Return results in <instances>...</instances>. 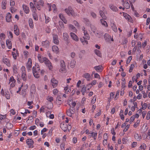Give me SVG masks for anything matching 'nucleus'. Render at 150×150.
<instances>
[{"instance_id":"nucleus-1","label":"nucleus","mask_w":150,"mask_h":150,"mask_svg":"<svg viewBox=\"0 0 150 150\" xmlns=\"http://www.w3.org/2000/svg\"><path fill=\"white\" fill-rule=\"evenodd\" d=\"M82 30L83 31V35L82 38H80V39L83 45H86L88 44L87 40L90 39V36L85 28H83Z\"/></svg>"},{"instance_id":"nucleus-2","label":"nucleus","mask_w":150,"mask_h":150,"mask_svg":"<svg viewBox=\"0 0 150 150\" xmlns=\"http://www.w3.org/2000/svg\"><path fill=\"white\" fill-rule=\"evenodd\" d=\"M65 12L69 15L74 16L75 15V13L72 8L69 7L65 9Z\"/></svg>"},{"instance_id":"nucleus-3","label":"nucleus","mask_w":150,"mask_h":150,"mask_svg":"<svg viewBox=\"0 0 150 150\" xmlns=\"http://www.w3.org/2000/svg\"><path fill=\"white\" fill-rule=\"evenodd\" d=\"M75 110L73 108H70L67 110V115L70 117H71L73 114L74 113Z\"/></svg>"},{"instance_id":"nucleus-4","label":"nucleus","mask_w":150,"mask_h":150,"mask_svg":"<svg viewBox=\"0 0 150 150\" xmlns=\"http://www.w3.org/2000/svg\"><path fill=\"white\" fill-rule=\"evenodd\" d=\"M16 81L14 77L13 76L11 77L9 79V83H10V86L11 87H13L15 85Z\"/></svg>"},{"instance_id":"nucleus-5","label":"nucleus","mask_w":150,"mask_h":150,"mask_svg":"<svg viewBox=\"0 0 150 150\" xmlns=\"http://www.w3.org/2000/svg\"><path fill=\"white\" fill-rule=\"evenodd\" d=\"M33 72L34 76L36 78H38L40 77V71H36V69H34V67H33Z\"/></svg>"},{"instance_id":"nucleus-6","label":"nucleus","mask_w":150,"mask_h":150,"mask_svg":"<svg viewBox=\"0 0 150 150\" xmlns=\"http://www.w3.org/2000/svg\"><path fill=\"white\" fill-rule=\"evenodd\" d=\"M26 142L28 146L30 148L31 147L32 148H33L34 142L31 139H27Z\"/></svg>"},{"instance_id":"nucleus-7","label":"nucleus","mask_w":150,"mask_h":150,"mask_svg":"<svg viewBox=\"0 0 150 150\" xmlns=\"http://www.w3.org/2000/svg\"><path fill=\"white\" fill-rule=\"evenodd\" d=\"M104 38L107 42L109 41L110 40L112 41H113V39L111 36L108 33H105L104 35Z\"/></svg>"},{"instance_id":"nucleus-8","label":"nucleus","mask_w":150,"mask_h":150,"mask_svg":"<svg viewBox=\"0 0 150 150\" xmlns=\"http://www.w3.org/2000/svg\"><path fill=\"white\" fill-rule=\"evenodd\" d=\"M38 57L39 62L41 63L45 62V61L47 59V58L45 57H43L42 55L38 54Z\"/></svg>"},{"instance_id":"nucleus-9","label":"nucleus","mask_w":150,"mask_h":150,"mask_svg":"<svg viewBox=\"0 0 150 150\" xmlns=\"http://www.w3.org/2000/svg\"><path fill=\"white\" fill-rule=\"evenodd\" d=\"M60 127L64 132L66 131L68 129V126L67 124L64 122H62L60 124Z\"/></svg>"},{"instance_id":"nucleus-10","label":"nucleus","mask_w":150,"mask_h":150,"mask_svg":"<svg viewBox=\"0 0 150 150\" xmlns=\"http://www.w3.org/2000/svg\"><path fill=\"white\" fill-rule=\"evenodd\" d=\"M32 61L30 58H29L27 63V67L28 71L30 70L32 68Z\"/></svg>"},{"instance_id":"nucleus-11","label":"nucleus","mask_w":150,"mask_h":150,"mask_svg":"<svg viewBox=\"0 0 150 150\" xmlns=\"http://www.w3.org/2000/svg\"><path fill=\"white\" fill-rule=\"evenodd\" d=\"M105 8L103 7L102 8V10H100L99 11V14L101 17L104 19H106V17L104 11H105Z\"/></svg>"},{"instance_id":"nucleus-12","label":"nucleus","mask_w":150,"mask_h":150,"mask_svg":"<svg viewBox=\"0 0 150 150\" xmlns=\"http://www.w3.org/2000/svg\"><path fill=\"white\" fill-rule=\"evenodd\" d=\"M3 61L4 63L6 64L8 67H10L11 66L10 60L9 59L5 58H3Z\"/></svg>"},{"instance_id":"nucleus-13","label":"nucleus","mask_w":150,"mask_h":150,"mask_svg":"<svg viewBox=\"0 0 150 150\" xmlns=\"http://www.w3.org/2000/svg\"><path fill=\"white\" fill-rule=\"evenodd\" d=\"M46 65L50 69H52L53 67L52 64L49 60L47 59L44 62Z\"/></svg>"},{"instance_id":"nucleus-14","label":"nucleus","mask_w":150,"mask_h":150,"mask_svg":"<svg viewBox=\"0 0 150 150\" xmlns=\"http://www.w3.org/2000/svg\"><path fill=\"white\" fill-rule=\"evenodd\" d=\"M51 81L52 83V85L53 88L56 87L57 85L58 81L54 78L51 79Z\"/></svg>"},{"instance_id":"nucleus-15","label":"nucleus","mask_w":150,"mask_h":150,"mask_svg":"<svg viewBox=\"0 0 150 150\" xmlns=\"http://www.w3.org/2000/svg\"><path fill=\"white\" fill-rule=\"evenodd\" d=\"M123 15L127 20L130 22H132V20L130 16L125 13H124Z\"/></svg>"},{"instance_id":"nucleus-16","label":"nucleus","mask_w":150,"mask_h":150,"mask_svg":"<svg viewBox=\"0 0 150 150\" xmlns=\"http://www.w3.org/2000/svg\"><path fill=\"white\" fill-rule=\"evenodd\" d=\"M49 42L48 40H46L45 41H42V45L44 47L47 48L49 46Z\"/></svg>"},{"instance_id":"nucleus-17","label":"nucleus","mask_w":150,"mask_h":150,"mask_svg":"<svg viewBox=\"0 0 150 150\" xmlns=\"http://www.w3.org/2000/svg\"><path fill=\"white\" fill-rule=\"evenodd\" d=\"M53 41L54 43L56 44H58L59 43V40L57 35H54L53 36Z\"/></svg>"},{"instance_id":"nucleus-18","label":"nucleus","mask_w":150,"mask_h":150,"mask_svg":"<svg viewBox=\"0 0 150 150\" xmlns=\"http://www.w3.org/2000/svg\"><path fill=\"white\" fill-rule=\"evenodd\" d=\"M13 28L15 34L17 36L19 35L20 33L19 31L17 25H14Z\"/></svg>"},{"instance_id":"nucleus-19","label":"nucleus","mask_w":150,"mask_h":150,"mask_svg":"<svg viewBox=\"0 0 150 150\" xmlns=\"http://www.w3.org/2000/svg\"><path fill=\"white\" fill-rule=\"evenodd\" d=\"M70 35L71 37L74 40L76 41H78L79 38L75 33H71Z\"/></svg>"},{"instance_id":"nucleus-20","label":"nucleus","mask_w":150,"mask_h":150,"mask_svg":"<svg viewBox=\"0 0 150 150\" xmlns=\"http://www.w3.org/2000/svg\"><path fill=\"white\" fill-rule=\"evenodd\" d=\"M11 15L9 13H8L6 16V20L8 22H10L11 21Z\"/></svg>"},{"instance_id":"nucleus-21","label":"nucleus","mask_w":150,"mask_h":150,"mask_svg":"<svg viewBox=\"0 0 150 150\" xmlns=\"http://www.w3.org/2000/svg\"><path fill=\"white\" fill-rule=\"evenodd\" d=\"M6 46L9 49H11L12 48V45L11 41L8 39L6 40Z\"/></svg>"},{"instance_id":"nucleus-22","label":"nucleus","mask_w":150,"mask_h":150,"mask_svg":"<svg viewBox=\"0 0 150 150\" xmlns=\"http://www.w3.org/2000/svg\"><path fill=\"white\" fill-rule=\"evenodd\" d=\"M23 9L25 12L27 14L30 11L29 7L26 5L23 4Z\"/></svg>"},{"instance_id":"nucleus-23","label":"nucleus","mask_w":150,"mask_h":150,"mask_svg":"<svg viewBox=\"0 0 150 150\" xmlns=\"http://www.w3.org/2000/svg\"><path fill=\"white\" fill-rule=\"evenodd\" d=\"M52 50L53 52L56 54L58 53L59 52V48L56 45L53 46L52 47Z\"/></svg>"},{"instance_id":"nucleus-24","label":"nucleus","mask_w":150,"mask_h":150,"mask_svg":"<svg viewBox=\"0 0 150 150\" xmlns=\"http://www.w3.org/2000/svg\"><path fill=\"white\" fill-rule=\"evenodd\" d=\"M109 7L110 9L112 11L116 12L118 10L117 8L112 4H110L109 5Z\"/></svg>"},{"instance_id":"nucleus-25","label":"nucleus","mask_w":150,"mask_h":150,"mask_svg":"<svg viewBox=\"0 0 150 150\" xmlns=\"http://www.w3.org/2000/svg\"><path fill=\"white\" fill-rule=\"evenodd\" d=\"M7 0H3L1 3V7L3 9H6V5L7 4Z\"/></svg>"},{"instance_id":"nucleus-26","label":"nucleus","mask_w":150,"mask_h":150,"mask_svg":"<svg viewBox=\"0 0 150 150\" xmlns=\"http://www.w3.org/2000/svg\"><path fill=\"white\" fill-rule=\"evenodd\" d=\"M59 16L60 19L64 22L65 24L67 23V21L64 18L63 15L60 13L59 15Z\"/></svg>"},{"instance_id":"nucleus-27","label":"nucleus","mask_w":150,"mask_h":150,"mask_svg":"<svg viewBox=\"0 0 150 150\" xmlns=\"http://www.w3.org/2000/svg\"><path fill=\"white\" fill-rule=\"evenodd\" d=\"M59 26H57L55 23H54L55 26L57 28H64V24L62 21H59Z\"/></svg>"},{"instance_id":"nucleus-28","label":"nucleus","mask_w":150,"mask_h":150,"mask_svg":"<svg viewBox=\"0 0 150 150\" xmlns=\"http://www.w3.org/2000/svg\"><path fill=\"white\" fill-rule=\"evenodd\" d=\"M111 28L116 33L117 32V27L116 25H115L114 23H111L110 25Z\"/></svg>"},{"instance_id":"nucleus-29","label":"nucleus","mask_w":150,"mask_h":150,"mask_svg":"<svg viewBox=\"0 0 150 150\" xmlns=\"http://www.w3.org/2000/svg\"><path fill=\"white\" fill-rule=\"evenodd\" d=\"M83 76L86 79L87 81H90L91 78L90 74L88 73H86L83 75Z\"/></svg>"},{"instance_id":"nucleus-30","label":"nucleus","mask_w":150,"mask_h":150,"mask_svg":"<svg viewBox=\"0 0 150 150\" xmlns=\"http://www.w3.org/2000/svg\"><path fill=\"white\" fill-rule=\"evenodd\" d=\"M88 90L87 91L86 86L85 85H83L81 90L82 95H84L85 93L88 92Z\"/></svg>"},{"instance_id":"nucleus-31","label":"nucleus","mask_w":150,"mask_h":150,"mask_svg":"<svg viewBox=\"0 0 150 150\" xmlns=\"http://www.w3.org/2000/svg\"><path fill=\"white\" fill-rule=\"evenodd\" d=\"M94 69L98 72L100 71L103 69L102 67L99 65L95 66Z\"/></svg>"},{"instance_id":"nucleus-32","label":"nucleus","mask_w":150,"mask_h":150,"mask_svg":"<svg viewBox=\"0 0 150 150\" xmlns=\"http://www.w3.org/2000/svg\"><path fill=\"white\" fill-rule=\"evenodd\" d=\"M28 23L30 27L33 28V20L31 18H30L28 20Z\"/></svg>"},{"instance_id":"nucleus-33","label":"nucleus","mask_w":150,"mask_h":150,"mask_svg":"<svg viewBox=\"0 0 150 150\" xmlns=\"http://www.w3.org/2000/svg\"><path fill=\"white\" fill-rule=\"evenodd\" d=\"M100 21L102 25L105 27H108V25L107 22L104 20L103 19H101Z\"/></svg>"},{"instance_id":"nucleus-34","label":"nucleus","mask_w":150,"mask_h":150,"mask_svg":"<svg viewBox=\"0 0 150 150\" xmlns=\"http://www.w3.org/2000/svg\"><path fill=\"white\" fill-rule=\"evenodd\" d=\"M63 37L64 40L65 41H67L69 38V36L68 34L67 33H63Z\"/></svg>"},{"instance_id":"nucleus-35","label":"nucleus","mask_w":150,"mask_h":150,"mask_svg":"<svg viewBox=\"0 0 150 150\" xmlns=\"http://www.w3.org/2000/svg\"><path fill=\"white\" fill-rule=\"evenodd\" d=\"M76 62L74 60H71L70 63V66L72 68H73L74 67L75 64H76Z\"/></svg>"},{"instance_id":"nucleus-36","label":"nucleus","mask_w":150,"mask_h":150,"mask_svg":"<svg viewBox=\"0 0 150 150\" xmlns=\"http://www.w3.org/2000/svg\"><path fill=\"white\" fill-rule=\"evenodd\" d=\"M122 5L126 9H128L130 8V5L127 1L122 4Z\"/></svg>"},{"instance_id":"nucleus-37","label":"nucleus","mask_w":150,"mask_h":150,"mask_svg":"<svg viewBox=\"0 0 150 150\" xmlns=\"http://www.w3.org/2000/svg\"><path fill=\"white\" fill-rule=\"evenodd\" d=\"M33 67H34V69H36V71H40V66L38 64L36 63L35 65V66Z\"/></svg>"},{"instance_id":"nucleus-38","label":"nucleus","mask_w":150,"mask_h":150,"mask_svg":"<svg viewBox=\"0 0 150 150\" xmlns=\"http://www.w3.org/2000/svg\"><path fill=\"white\" fill-rule=\"evenodd\" d=\"M69 29L73 32H75L76 31V28L72 25L69 24Z\"/></svg>"},{"instance_id":"nucleus-39","label":"nucleus","mask_w":150,"mask_h":150,"mask_svg":"<svg viewBox=\"0 0 150 150\" xmlns=\"http://www.w3.org/2000/svg\"><path fill=\"white\" fill-rule=\"evenodd\" d=\"M44 2L43 0H39L37 2L36 4L39 5L40 6H43Z\"/></svg>"},{"instance_id":"nucleus-40","label":"nucleus","mask_w":150,"mask_h":150,"mask_svg":"<svg viewBox=\"0 0 150 150\" xmlns=\"http://www.w3.org/2000/svg\"><path fill=\"white\" fill-rule=\"evenodd\" d=\"M69 105L71 106H72V108L75 106L76 105V103L75 101L70 100L69 102Z\"/></svg>"},{"instance_id":"nucleus-41","label":"nucleus","mask_w":150,"mask_h":150,"mask_svg":"<svg viewBox=\"0 0 150 150\" xmlns=\"http://www.w3.org/2000/svg\"><path fill=\"white\" fill-rule=\"evenodd\" d=\"M21 77L24 81H26L27 79V76L26 73L21 74Z\"/></svg>"},{"instance_id":"nucleus-42","label":"nucleus","mask_w":150,"mask_h":150,"mask_svg":"<svg viewBox=\"0 0 150 150\" xmlns=\"http://www.w3.org/2000/svg\"><path fill=\"white\" fill-rule=\"evenodd\" d=\"M13 127V125L10 123H7L6 124V127L8 129H11Z\"/></svg>"},{"instance_id":"nucleus-43","label":"nucleus","mask_w":150,"mask_h":150,"mask_svg":"<svg viewBox=\"0 0 150 150\" xmlns=\"http://www.w3.org/2000/svg\"><path fill=\"white\" fill-rule=\"evenodd\" d=\"M94 52L98 56L100 57L101 56V53L99 50H95Z\"/></svg>"},{"instance_id":"nucleus-44","label":"nucleus","mask_w":150,"mask_h":150,"mask_svg":"<svg viewBox=\"0 0 150 150\" xmlns=\"http://www.w3.org/2000/svg\"><path fill=\"white\" fill-rule=\"evenodd\" d=\"M120 116L121 117V119L122 120H124V116L123 115V111L121 110L120 112Z\"/></svg>"},{"instance_id":"nucleus-45","label":"nucleus","mask_w":150,"mask_h":150,"mask_svg":"<svg viewBox=\"0 0 150 150\" xmlns=\"http://www.w3.org/2000/svg\"><path fill=\"white\" fill-rule=\"evenodd\" d=\"M59 71L62 73H65L66 72V69L65 67H61L59 69Z\"/></svg>"},{"instance_id":"nucleus-46","label":"nucleus","mask_w":150,"mask_h":150,"mask_svg":"<svg viewBox=\"0 0 150 150\" xmlns=\"http://www.w3.org/2000/svg\"><path fill=\"white\" fill-rule=\"evenodd\" d=\"M5 96L7 99H9L10 98V96L9 93L8 91L5 92Z\"/></svg>"},{"instance_id":"nucleus-47","label":"nucleus","mask_w":150,"mask_h":150,"mask_svg":"<svg viewBox=\"0 0 150 150\" xmlns=\"http://www.w3.org/2000/svg\"><path fill=\"white\" fill-rule=\"evenodd\" d=\"M6 115H0V122H1V121L6 119Z\"/></svg>"},{"instance_id":"nucleus-48","label":"nucleus","mask_w":150,"mask_h":150,"mask_svg":"<svg viewBox=\"0 0 150 150\" xmlns=\"http://www.w3.org/2000/svg\"><path fill=\"white\" fill-rule=\"evenodd\" d=\"M33 16L34 19L36 21H37L38 19V17L37 14L36 13H33Z\"/></svg>"},{"instance_id":"nucleus-49","label":"nucleus","mask_w":150,"mask_h":150,"mask_svg":"<svg viewBox=\"0 0 150 150\" xmlns=\"http://www.w3.org/2000/svg\"><path fill=\"white\" fill-rule=\"evenodd\" d=\"M146 146L145 144H143L140 147V148L142 150H144L146 148Z\"/></svg>"},{"instance_id":"nucleus-50","label":"nucleus","mask_w":150,"mask_h":150,"mask_svg":"<svg viewBox=\"0 0 150 150\" xmlns=\"http://www.w3.org/2000/svg\"><path fill=\"white\" fill-rule=\"evenodd\" d=\"M61 67H66L65 63L63 60H62L60 61Z\"/></svg>"},{"instance_id":"nucleus-51","label":"nucleus","mask_w":150,"mask_h":150,"mask_svg":"<svg viewBox=\"0 0 150 150\" xmlns=\"http://www.w3.org/2000/svg\"><path fill=\"white\" fill-rule=\"evenodd\" d=\"M21 74L25 73L26 71L25 67L24 66H22L21 69Z\"/></svg>"},{"instance_id":"nucleus-52","label":"nucleus","mask_w":150,"mask_h":150,"mask_svg":"<svg viewBox=\"0 0 150 150\" xmlns=\"http://www.w3.org/2000/svg\"><path fill=\"white\" fill-rule=\"evenodd\" d=\"M8 35V36L9 38L11 39L13 38V34L12 33L11 31H9L7 33Z\"/></svg>"},{"instance_id":"nucleus-53","label":"nucleus","mask_w":150,"mask_h":150,"mask_svg":"<svg viewBox=\"0 0 150 150\" xmlns=\"http://www.w3.org/2000/svg\"><path fill=\"white\" fill-rule=\"evenodd\" d=\"M134 137L135 139L138 141H140L141 139L140 136H139L138 134H135L134 135Z\"/></svg>"},{"instance_id":"nucleus-54","label":"nucleus","mask_w":150,"mask_h":150,"mask_svg":"<svg viewBox=\"0 0 150 150\" xmlns=\"http://www.w3.org/2000/svg\"><path fill=\"white\" fill-rule=\"evenodd\" d=\"M90 27L91 30L94 33L96 30V28L93 25H91Z\"/></svg>"},{"instance_id":"nucleus-55","label":"nucleus","mask_w":150,"mask_h":150,"mask_svg":"<svg viewBox=\"0 0 150 150\" xmlns=\"http://www.w3.org/2000/svg\"><path fill=\"white\" fill-rule=\"evenodd\" d=\"M10 5L12 7L15 5V2L13 0H10Z\"/></svg>"},{"instance_id":"nucleus-56","label":"nucleus","mask_w":150,"mask_h":150,"mask_svg":"<svg viewBox=\"0 0 150 150\" xmlns=\"http://www.w3.org/2000/svg\"><path fill=\"white\" fill-rule=\"evenodd\" d=\"M47 100L50 102L52 101L53 98L52 97L48 96L47 98Z\"/></svg>"},{"instance_id":"nucleus-57","label":"nucleus","mask_w":150,"mask_h":150,"mask_svg":"<svg viewBox=\"0 0 150 150\" xmlns=\"http://www.w3.org/2000/svg\"><path fill=\"white\" fill-rule=\"evenodd\" d=\"M5 38V35L4 33H2L0 35V38L1 40L4 39Z\"/></svg>"},{"instance_id":"nucleus-58","label":"nucleus","mask_w":150,"mask_h":150,"mask_svg":"<svg viewBox=\"0 0 150 150\" xmlns=\"http://www.w3.org/2000/svg\"><path fill=\"white\" fill-rule=\"evenodd\" d=\"M132 58V56H129L126 61V63L127 64H129L131 61Z\"/></svg>"},{"instance_id":"nucleus-59","label":"nucleus","mask_w":150,"mask_h":150,"mask_svg":"<svg viewBox=\"0 0 150 150\" xmlns=\"http://www.w3.org/2000/svg\"><path fill=\"white\" fill-rule=\"evenodd\" d=\"M134 67V65L133 64H131L130 66L129 69V72H132V70Z\"/></svg>"},{"instance_id":"nucleus-60","label":"nucleus","mask_w":150,"mask_h":150,"mask_svg":"<svg viewBox=\"0 0 150 150\" xmlns=\"http://www.w3.org/2000/svg\"><path fill=\"white\" fill-rule=\"evenodd\" d=\"M45 23H48L50 21V19L48 17L45 16Z\"/></svg>"},{"instance_id":"nucleus-61","label":"nucleus","mask_w":150,"mask_h":150,"mask_svg":"<svg viewBox=\"0 0 150 150\" xmlns=\"http://www.w3.org/2000/svg\"><path fill=\"white\" fill-rule=\"evenodd\" d=\"M96 97L95 96H94L93 97V99L91 100V103L92 104H94L95 103V102L96 101Z\"/></svg>"},{"instance_id":"nucleus-62","label":"nucleus","mask_w":150,"mask_h":150,"mask_svg":"<svg viewBox=\"0 0 150 150\" xmlns=\"http://www.w3.org/2000/svg\"><path fill=\"white\" fill-rule=\"evenodd\" d=\"M13 72L16 73L17 72V67L16 66L15 64L13 66Z\"/></svg>"},{"instance_id":"nucleus-63","label":"nucleus","mask_w":150,"mask_h":150,"mask_svg":"<svg viewBox=\"0 0 150 150\" xmlns=\"http://www.w3.org/2000/svg\"><path fill=\"white\" fill-rule=\"evenodd\" d=\"M147 107V104L146 103H144L142 105V108L143 110H145Z\"/></svg>"},{"instance_id":"nucleus-64","label":"nucleus","mask_w":150,"mask_h":150,"mask_svg":"<svg viewBox=\"0 0 150 150\" xmlns=\"http://www.w3.org/2000/svg\"><path fill=\"white\" fill-rule=\"evenodd\" d=\"M146 119L147 120H149L150 119V111L148 112L146 116Z\"/></svg>"}]
</instances>
